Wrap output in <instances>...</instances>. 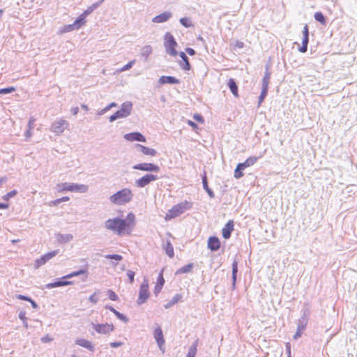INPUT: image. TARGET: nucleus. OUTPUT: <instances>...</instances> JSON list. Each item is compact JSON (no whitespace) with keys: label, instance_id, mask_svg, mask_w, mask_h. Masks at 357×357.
<instances>
[{"label":"nucleus","instance_id":"f257e3e1","mask_svg":"<svg viewBox=\"0 0 357 357\" xmlns=\"http://www.w3.org/2000/svg\"><path fill=\"white\" fill-rule=\"evenodd\" d=\"M135 225V215L132 213H129L125 219L116 217L105 222V227L119 236L130 234Z\"/></svg>","mask_w":357,"mask_h":357},{"label":"nucleus","instance_id":"f03ea898","mask_svg":"<svg viewBox=\"0 0 357 357\" xmlns=\"http://www.w3.org/2000/svg\"><path fill=\"white\" fill-rule=\"evenodd\" d=\"M133 193L129 188H123L109 197L111 203L121 206L130 202L133 199Z\"/></svg>","mask_w":357,"mask_h":357},{"label":"nucleus","instance_id":"7ed1b4c3","mask_svg":"<svg viewBox=\"0 0 357 357\" xmlns=\"http://www.w3.org/2000/svg\"><path fill=\"white\" fill-rule=\"evenodd\" d=\"M132 109V103L126 101L121 105V109L111 115L109 118L110 122H113L119 119L126 118L128 116Z\"/></svg>","mask_w":357,"mask_h":357},{"label":"nucleus","instance_id":"20e7f679","mask_svg":"<svg viewBox=\"0 0 357 357\" xmlns=\"http://www.w3.org/2000/svg\"><path fill=\"white\" fill-rule=\"evenodd\" d=\"M164 46L166 52L172 56H176L178 54V52L176 51V47L178 44L173 35L169 32H167L164 36Z\"/></svg>","mask_w":357,"mask_h":357},{"label":"nucleus","instance_id":"39448f33","mask_svg":"<svg viewBox=\"0 0 357 357\" xmlns=\"http://www.w3.org/2000/svg\"><path fill=\"white\" fill-rule=\"evenodd\" d=\"M59 191H70V192H86L89 188L86 185L77 184L73 183H62L59 184Z\"/></svg>","mask_w":357,"mask_h":357},{"label":"nucleus","instance_id":"423d86ee","mask_svg":"<svg viewBox=\"0 0 357 357\" xmlns=\"http://www.w3.org/2000/svg\"><path fill=\"white\" fill-rule=\"evenodd\" d=\"M149 280L146 278H144L139 288V296L137 298L138 305L144 303L149 298Z\"/></svg>","mask_w":357,"mask_h":357},{"label":"nucleus","instance_id":"0eeeda50","mask_svg":"<svg viewBox=\"0 0 357 357\" xmlns=\"http://www.w3.org/2000/svg\"><path fill=\"white\" fill-rule=\"evenodd\" d=\"M187 204L188 202H181L174 206L167 213L166 219L174 218L182 214L185 211Z\"/></svg>","mask_w":357,"mask_h":357},{"label":"nucleus","instance_id":"6e6552de","mask_svg":"<svg viewBox=\"0 0 357 357\" xmlns=\"http://www.w3.org/2000/svg\"><path fill=\"white\" fill-rule=\"evenodd\" d=\"M158 178V177L156 175L146 174L139 179H137L135 182V185L137 188H144L151 182L156 181Z\"/></svg>","mask_w":357,"mask_h":357},{"label":"nucleus","instance_id":"1a4fd4ad","mask_svg":"<svg viewBox=\"0 0 357 357\" xmlns=\"http://www.w3.org/2000/svg\"><path fill=\"white\" fill-rule=\"evenodd\" d=\"M132 169L149 172H158L160 171V167L158 165L153 163L146 162L135 165L132 167Z\"/></svg>","mask_w":357,"mask_h":357},{"label":"nucleus","instance_id":"9d476101","mask_svg":"<svg viewBox=\"0 0 357 357\" xmlns=\"http://www.w3.org/2000/svg\"><path fill=\"white\" fill-rule=\"evenodd\" d=\"M93 328L100 334H107L113 332L114 326L112 324H92Z\"/></svg>","mask_w":357,"mask_h":357},{"label":"nucleus","instance_id":"9b49d317","mask_svg":"<svg viewBox=\"0 0 357 357\" xmlns=\"http://www.w3.org/2000/svg\"><path fill=\"white\" fill-rule=\"evenodd\" d=\"M68 123L66 120L61 119L55 121L52 125V130L56 135L61 134L64 130L68 127Z\"/></svg>","mask_w":357,"mask_h":357},{"label":"nucleus","instance_id":"f8f14e48","mask_svg":"<svg viewBox=\"0 0 357 357\" xmlns=\"http://www.w3.org/2000/svg\"><path fill=\"white\" fill-rule=\"evenodd\" d=\"M124 139L130 142L137 141L141 142H146V141L145 137L139 132L127 133L124 135Z\"/></svg>","mask_w":357,"mask_h":357},{"label":"nucleus","instance_id":"ddd939ff","mask_svg":"<svg viewBox=\"0 0 357 357\" xmlns=\"http://www.w3.org/2000/svg\"><path fill=\"white\" fill-rule=\"evenodd\" d=\"M73 284V281L67 280L66 279H63V277H62L61 279H59L54 282L47 284L45 285V287L48 289H50L55 288V287L71 285Z\"/></svg>","mask_w":357,"mask_h":357},{"label":"nucleus","instance_id":"4468645a","mask_svg":"<svg viewBox=\"0 0 357 357\" xmlns=\"http://www.w3.org/2000/svg\"><path fill=\"white\" fill-rule=\"evenodd\" d=\"M172 17V13L170 11L163 12L152 19L154 23H163L168 21Z\"/></svg>","mask_w":357,"mask_h":357},{"label":"nucleus","instance_id":"2eb2a0df","mask_svg":"<svg viewBox=\"0 0 357 357\" xmlns=\"http://www.w3.org/2000/svg\"><path fill=\"white\" fill-rule=\"evenodd\" d=\"M234 221L233 220H229L225 227L222 228V237L225 239H229L231 237V232L234 230Z\"/></svg>","mask_w":357,"mask_h":357},{"label":"nucleus","instance_id":"dca6fc26","mask_svg":"<svg viewBox=\"0 0 357 357\" xmlns=\"http://www.w3.org/2000/svg\"><path fill=\"white\" fill-rule=\"evenodd\" d=\"M153 336L159 348L162 349V347L165 344V339L160 326L155 328L153 333Z\"/></svg>","mask_w":357,"mask_h":357},{"label":"nucleus","instance_id":"f3484780","mask_svg":"<svg viewBox=\"0 0 357 357\" xmlns=\"http://www.w3.org/2000/svg\"><path fill=\"white\" fill-rule=\"evenodd\" d=\"M220 241L216 236H211L208 239V248L213 252L218 250L220 248Z\"/></svg>","mask_w":357,"mask_h":357},{"label":"nucleus","instance_id":"a211bd4d","mask_svg":"<svg viewBox=\"0 0 357 357\" xmlns=\"http://www.w3.org/2000/svg\"><path fill=\"white\" fill-rule=\"evenodd\" d=\"M158 83L160 85L169 84H178L180 83V80L174 76H161L158 79Z\"/></svg>","mask_w":357,"mask_h":357},{"label":"nucleus","instance_id":"6ab92c4d","mask_svg":"<svg viewBox=\"0 0 357 357\" xmlns=\"http://www.w3.org/2000/svg\"><path fill=\"white\" fill-rule=\"evenodd\" d=\"M75 344L88 349L89 351H90L91 352H94V351H95V347L93 345L92 342L86 339L77 338L75 340Z\"/></svg>","mask_w":357,"mask_h":357},{"label":"nucleus","instance_id":"aec40b11","mask_svg":"<svg viewBox=\"0 0 357 357\" xmlns=\"http://www.w3.org/2000/svg\"><path fill=\"white\" fill-rule=\"evenodd\" d=\"M135 146L138 151L144 155L155 156L157 154V151L155 149L146 147L142 144H136Z\"/></svg>","mask_w":357,"mask_h":357},{"label":"nucleus","instance_id":"412c9836","mask_svg":"<svg viewBox=\"0 0 357 357\" xmlns=\"http://www.w3.org/2000/svg\"><path fill=\"white\" fill-rule=\"evenodd\" d=\"M202 180L203 188L205 190V191L207 192L208 195L211 198H213L215 197V195L213 191L208 187L206 172L205 171L202 174Z\"/></svg>","mask_w":357,"mask_h":357},{"label":"nucleus","instance_id":"4be33fe9","mask_svg":"<svg viewBox=\"0 0 357 357\" xmlns=\"http://www.w3.org/2000/svg\"><path fill=\"white\" fill-rule=\"evenodd\" d=\"M261 158V156L257 157V156H250L248 158L245 162L238 163L240 166L243 168L244 170L245 168L250 167L255 164L257 161Z\"/></svg>","mask_w":357,"mask_h":357},{"label":"nucleus","instance_id":"5701e85b","mask_svg":"<svg viewBox=\"0 0 357 357\" xmlns=\"http://www.w3.org/2000/svg\"><path fill=\"white\" fill-rule=\"evenodd\" d=\"M162 248L165 250L166 255L170 258H172L174 256V247L170 241H166L162 244Z\"/></svg>","mask_w":357,"mask_h":357},{"label":"nucleus","instance_id":"b1692460","mask_svg":"<svg viewBox=\"0 0 357 357\" xmlns=\"http://www.w3.org/2000/svg\"><path fill=\"white\" fill-rule=\"evenodd\" d=\"M232 272H231V278H232V288L233 289L236 287V282L237 280V273H238V261L234 259L231 264Z\"/></svg>","mask_w":357,"mask_h":357},{"label":"nucleus","instance_id":"393cba45","mask_svg":"<svg viewBox=\"0 0 357 357\" xmlns=\"http://www.w3.org/2000/svg\"><path fill=\"white\" fill-rule=\"evenodd\" d=\"M179 56L181 58L183 63H181V67L184 70H190V68H191V65L189 62V59L188 57L187 56V55L185 54V52H181L179 53Z\"/></svg>","mask_w":357,"mask_h":357},{"label":"nucleus","instance_id":"a878e982","mask_svg":"<svg viewBox=\"0 0 357 357\" xmlns=\"http://www.w3.org/2000/svg\"><path fill=\"white\" fill-rule=\"evenodd\" d=\"M227 86L230 89L231 93L236 97H238V85L234 79L230 78L228 80Z\"/></svg>","mask_w":357,"mask_h":357},{"label":"nucleus","instance_id":"bb28decb","mask_svg":"<svg viewBox=\"0 0 357 357\" xmlns=\"http://www.w3.org/2000/svg\"><path fill=\"white\" fill-rule=\"evenodd\" d=\"M105 308L112 312L119 319L124 323H127L129 321L128 318L126 315L115 310L112 306L106 305Z\"/></svg>","mask_w":357,"mask_h":357},{"label":"nucleus","instance_id":"cd10ccee","mask_svg":"<svg viewBox=\"0 0 357 357\" xmlns=\"http://www.w3.org/2000/svg\"><path fill=\"white\" fill-rule=\"evenodd\" d=\"M56 238L59 243H66L70 241L73 238V236L69 234H57L56 235Z\"/></svg>","mask_w":357,"mask_h":357},{"label":"nucleus","instance_id":"c85d7f7f","mask_svg":"<svg viewBox=\"0 0 357 357\" xmlns=\"http://www.w3.org/2000/svg\"><path fill=\"white\" fill-rule=\"evenodd\" d=\"M104 0H100L94 3H93L91 6H90L86 10H85L82 14L87 17L89 15H90L92 12H93L98 7H99L101 3L103 2Z\"/></svg>","mask_w":357,"mask_h":357},{"label":"nucleus","instance_id":"c756f323","mask_svg":"<svg viewBox=\"0 0 357 357\" xmlns=\"http://www.w3.org/2000/svg\"><path fill=\"white\" fill-rule=\"evenodd\" d=\"M182 298V295L180 294H176L169 302H167L165 305V309H169L172 307L174 305L180 301Z\"/></svg>","mask_w":357,"mask_h":357},{"label":"nucleus","instance_id":"7c9ffc66","mask_svg":"<svg viewBox=\"0 0 357 357\" xmlns=\"http://www.w3.org/2000/svg\"><path fill=\"white\" fill-rule=\"evenodd\" d=\"M198 346V340H196L189 347L186 357H195Z\"/></svg>","mask_w":357,"mask_h":357},{"label":"nucleus","instance_id":"2f4dec72","mask_svg":"<svg viewBox=\"0 0 357 357\" xmlns=\"http://www.w3.org/2000/svg\"><path fill=\"white\" fill-rule=\"evenodd\" d=\"M193 266L194 264L192 263L186 264L182 266L181 268H178L176 272V275L188 273L192 271Z\"/></svg>","mask_w":357,"mask_h":357},{"label":"nucleus","instance_id":"473e14b6","mask_svg":"<svg viewBox=\"0 0 357 357\" xmlns=\"http://www.w3.org/2000/svg\"><path fill=\"white\" fill-rule=\"evenodd\" d=\"M86 16L82 13L74 21L75 29H79L86 23Z\"/></svg>","mask_w":357,"mask_h":357},{"label":"nucleus","instance_id":"72a5a7b5","mask_svg":"<svg viewBox=\"0 0 357 357\" xmlns=\"http://www.w3.org/2000/svg\"><path fill=\"white\" fill-rule=\"evenodd\" d=\"M152 53V47L149 45L144 46L141 50V56L147 61L148 57Z\"/></svg>","mask_w":357,"mask_h":357},{"label":"nucleus","instance_id":"f704fd0d","mask_svg":"<svg viewBox=\"0 0 357 357\" xmlns=\"http://www.w3.org/2000/svg\"><path fill=\"white\" fill-rule=\"evenodd\" d=\"M270 79H271V73L268 70V67L266 66V71H265L264 76L262 79V86H261L268 88Z\"/></svg>","mask_w":357,"mask_h":357},{"label":"nucleus","instance_id":"c9c22d12","mask_svg":"<svg viewBox=\"0 0 357 357\" xmlns=\"http://www.w3.org/2000/svg\"><path fill=\"white\" fill-rule=\"evenodd\" d=\"M87 273V270L86 269H79L77 271H73L65 276L63 277V279H70V278H72L73 277H76V276H79V275H84V274H86Z\"/></svg>","mask_w":357,"mask_h":357},{"label":"nucleus","instance_id":"e433bc0d","mask_svg":"<svg viewBox=\"0 0 357 357\" xmlns=\"http://www.w3.org/2000/svg\"><path fill=\"white\" fill-rule=\"evenodd\" d=\"M309 43V29L308 26L305 24L303 27V40H302V44H305L308 45Z\"/></svg>","mask_w":357,"mask_h":357},{"label":"nucleus","instance_id":"4c0bfd02","mask_svg":"<svg viewBox=\"0 0 357 357\" xmlns=\"http://www.w3.org/2000/svg\"><path fill=\"white\" fill-rule=\"evenodd\" d=\"M268 88L261 86V93H260V95L259 96V99H258V105L259 106L263 102L265 98L266 97V96L268 94Z\"/></svg>","mask_w":357,"mask_h":357},{"label":"nucleus","instance_id":"58836bf2","mask_svg":"<svg viewBox=\"0 0 357 357\" xmlns=\"http://www.w3.org/2000/svg\"><path fill=\"white\" fill-rule=\"evenodd\" d=\"M314 17L316 21L320 22L322 24H326V18L321 12H317L314 13Z\"/></svg>","mask_w":357,"mask_h":357},{"label":"nucleus","instance_id":"ea45409f","mask_svg":"<svg viewBox=\"0 0 357 357\" xmlns=\"http://www.w3.org/2000/svg\"><path fill=\"white\" fill-rule=\"evenodd\" d=\"M307 324V319H299L298 321L297 329L298 331H303L305 329Z\"/></svg>","mask_w":357,"mask_h":357},{"label":"nucleus","instance_id":"a19ab883","mask_svg":"<svg viewBox=\"0 0 357 357\" xmlns=\"http://www.w3.org/2000/svg\"><path fill=\"white\" fill-rule=\"evenodd\" d=\"M47 262V260L45 259L44 255L41 256L39 259H37L35 261V268H38L41 266L45 264Z\"/></svg>","mask_w":357,"mask_h":357},{"label":"nucleus","instance_id":"79ce46f5","mask_svg":"<svg viewBox=\"0 0 357 357\" xmlns=\"http://www.w3.org/2000/svg\"><path fill=\"white\" fill-rule=\"evenodd\" d=\"M180 23L185 28H189L193 26L191 20L188 17H182L180 19Z\"/></svg>","mask_w":357,"mask_h":357},{"label":"nucleus","instance_id":"37998d69","mask_svg":"<svg viewBox=\"0 0 357 357\" xmlns=\"http://www.w3.org/2000/svg\"><path fill=\"white\" fill-rule=\"evenodd\" d=\"M243 171L241 166L238 164L234 170V177L237 179L241 178L243 176Z\"/></svg>","mask_w":357,"mask_h":357},{"label":"nucleus","instance_id":"c03bdc74","mask_svg":"<svg viewBox=\"0 0 357 357\" xmlns=\"http://www.w3.org/2000/svg\"><path fill=\"white\" fill-rule=\"evenodd\" d=\"M15 91V88L13 86L6 87L0 89V95H6L11 93Z\"/></svg>","mask_w":357,"mask_h":357},{"label":"nucleus","instance_id":"a18cd8bd","mask_svg":"<svg viewBox=\"0 0 357 357\" xmlns=\"http://www.w3.org/2000/svg\"><path fill=\"white\" fill-rule=\"evenodd\" d=\"M106 259H113L116 261H121L123 259V257L118 254H112V255H107L105 256Z\"/></svg>","mask_w":357,"mask_h":357},{"label":"nucleus","instance_id":"49530a36","mask_svg":"<svg viewBox=\"0 0 357 357\" xmlns=\"http://www.w3.org/2000/svg\"><path fill=\"white\" fill-rule=\"evenodd\" d=\"M59 252V250H53L49 252H47L46 254L43 255L45 259L47 260V261L52 259L54 257H55L58 253Z\"/></svg>","mask_w":357,"mask_h":357},{"label":"nucleus","instance_id":"de8ad7c7","mask_svg":"<svg viewBox=\"0 0 357 357\" xmlns=\"http://www.w3.org/2000/svg\"><path fill=\"white\" fill-rule=\"evenodd\" d=\"M107 296L109 297V298L113 301H116L119 300V297L118 296L116 295V294L112 291V289H108L107 290Z\"/></svg>","mask_w":357,"mask_h":357},{"label":"nucleus","instance_id":"09e8293b","mask_svg":"<svg viewBox=\"0 0 357 357\" xmlns=\"http://www.w3.org/2000/svg\"><path fill=\"white\" fill-rule=\"evenodd\" d=\"M17 193V191L16 190H13L10 192L6 194L4 196H3V199L5 201L9 200L10 198L15 197Z\"/></svg>","mask_w":357,"mask_h":357},{"label":"nucleus","instance_id":"8fccbe9b","mask_svg":"<svg viewBox=\"0 0 357 357\" xmlns=\"http://www.w3.org/2000/svg\"><path fill=\"white\" fill-rule=\"evenodd\" d=\"M73 30H77V29H75V26H74V22L71 24H68L63 26V32H70Z\"/></svg>","mask_w":357,"mask_h":357},{"label":"nucleus","instance_id":"3c124183","mask_svg":"<svg viewBox=\"0 0 357 357\" xmlns=\"http://www.w3.org/2000/svg\"><path fill=\"white\" fill-rule=\"evenodd\" d=\"M164 284H165V279L163 277L162 271H161L158 276L156 284L161 285L163 287Z\"/></svg>","mask_w":357,"mask_h":357},{"label":"nucleus","instance_id":"603ef678","mask_svg":"<svg viewBox=\"0 0 357 357\" xmlns=\"http://www.w3.org/2000/svg\"><path fill=\"white\" fill-rule=\"evenodd\" d=\"M135 61L132 60L129 61L127 64H126L123 67L121 68V71H126L131 68L135 63Z\"/></svg>","mask_w":357,"mask_h":357},{"label":"nucleus","instance_id":"864d4df0","mask_svg":"<svg viewBox=\"0 0 357 357\" xmlns=\"http://www.w3.org/2000/svg\"><path fill=\"white\" fill-rule=\"evenodd\" d=\"M15 297L19 300L25 301H28V302L29 301H31V298L29 296L22 295V294H16Z\"/></svg>","mask_w":357,"mask_h":357},{"label":"nucleus","instance_id":"5fc2aeb1","mask_svg":"<svg viewBox=\"0 0 357 357\" xmlns=\"http://www.w3.org/2000/svg\"><path fill=\"white\" fill-rule=\"evenodd\" d=\"M135 275V272H133L132 271H128L127 272V276L129 278L130 283H132L134 282Z\"/></svg>","mask_w":357,"mask_h":357},{"label":"nucleus","instance_id":"6e6d98bb","mask_svg":"<svg viewBox=\"0 0 357 357\" xmlns=\"http://www.w3.org/2000/svg\"><path fill=\"white\" fill-rule=\"evenodd\" d=\"M301 312H302V315H301V317L300 319H307V317L310 314L309 310L308 309H303V310H302Z\"/></svg>","mask_w":357,"mask_h":357},{"label":"nucleus","instance_id":"4d7b16f0","mask_svg":"<svg viewBox=\"0 0 357 357\" xmlns=\"http://www.w3.org/2000/svg\"><path fill=\"white\" fill-rule=\"evenodd\" d=\"M123 344V342H112L109 343V346L112 348H117V347L122 346Z\"/></svg>","mask_w":357,"mask_h":357},{"label":"nucleus","instance_id":"13d9d810","mask_svg":"<svg viewBox=\"0 0 357 357\" xmlns=\"http://www.w3.org/2000/svg\"><path fill=\"white\" fill-rule=\"evenodd\" d=\"M89 301L93 303V304H96L98 303V299L96 298V293L93 294L92 295H91L89 298Z\"/></svg>","mask_w":357,"mask_h":357},{"label":"nucleus","instance_id":"bf43d9fd","mask_svg":"<svg viewBox=\"0 0 357 357\" xmlns=\"http://www.w3.org/2000/svg\"><path fill=\"white\" fill-rule=\"evenodd\" d=\"M162 288V286H161V285H158V284L155 285L153 292L156 296L161 291Z\"/></svg>","mask_w":357,"mask_h":357},{"label":"nucleus","instance_id":"052dcab7","mask_svg":"<svg viewBox=\"0 0 357 357\" xmlns=\"http://www.w3.org/2000/svg\"><path fill=\"white\" fill-rule=\"evenodd\" d=\"M194 119L200 123H203L204 121L203 116L201 114H195L194 115Z\"/></svg>","mask_w":357,"mask_h":357},{"label":"nucleus","instance_id":"680f3d73","mask_svg":"<svg viewBox=\"0 0 357 357\" xmlns=\"http://www.w3.org/2000/svg\"><path fill=\"white\" fill-rule=\"evenodd\" d=\"M18 317L20 319H21L22 321H24L26 320V312L24 311H20L18 314Z\"/></svg>","mask_w":357,"mask_h":357},{"label":"nucleus","instance_id":"e2e57ef3","mask_svg":"<svg viewBox=\"0 0 357 357\" xmlns=\"http://www.w3.org/2000/svg\"><path fill=\"white\" fill-rule=\"evenodd\" d=\"M185 52L190 56H194L196 54L195 50L191 47H187Z\"/></svg>","mask_w":357,"mask_h":357},{"label":"nucleus","instance_id":"0e129e2a","mask_svg":"<svg viewBox=\"0 0 357 357\" xmlns=\"http://www.w3.org/2000/svg\"><path fill=\"white\" fill-rule=\"evenodd\" d=\"M35 119L33 118H31L28 123V128L29 130H32L33 128V124H34Z\"/></svg>","mask_w":357,"mask_h":357},{"label":"nucleus","instance_id":"69168bd1","mask_svg":"<svg viewBox=\"0 0 357 357\" xmlns=\"http://www.w3.org/2000/svg\"><path fill=\"white\" fill-rule=\"evenodd\" d=\"M299 52L301 53H305L307 50V45L305 44H302V45L298 49Z\"/></svg>","mask_w":357,"mask_h":357},{"label":"nucleus","instance_id":"338daca9","mask_svg":"<svg viewBox=\"0 0 357 357\" xmlns=\"http://www.w3.org/2000/svg\"><path fill=\"white\" fill-rule=\"evenodd\" d=\"M41 340L43 342H49L52 340V338L50 337L48 335H45V337H43L41 338Z\"/></svg>","mask_w":357,"mask_h":357},{"label":"nucleus","instance_id":"774afa93","mask_svg":"<svg viewBox=\"0 0 357 357\" xmlns=\"http://www.w3.org/2000/svg\"><path fill=\"white\" fill-rule=\"evenodd\" d=\"M29 302L31 303V305L33 308H34V309H38V305L32 298H31V301H29Z\"/></svg>","mask_w":357,"mask_h":357}]
</instances>
